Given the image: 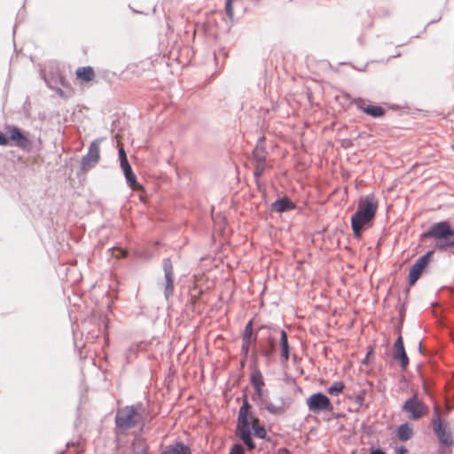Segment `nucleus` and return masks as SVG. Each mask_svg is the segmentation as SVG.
<instances>
[{
    "mask_svg": "<svg viewBox=\"0 0 454 454\" xmlns=\"http://www.w3.org/2000/svg\"><path fill=\"white\" fill-rule=\"evenodd\" d=\"M250 405L247 399H245L243 406L240 408L239 412L238 421V435L247 446L248 449L253 450L254 443L251 438V427L258 423V419L250 411Z\"/></svg>",
    "mask_w": 454,
    "mask_h": 454,
    "instance_id": "1",
    "label": "nucleus"
},
{
    "mask_svg": "<svg viewBox=\"0 0 454 454\" xmlns=\"http://www.w3.org/2000/svg\"><path fill=\"white\" fill-rule=\"evenodd\" d=\"M450 239V241L454 247V229L447 220H442L434 223L430 227L419 236L420 240L427 239Z\"/></svg>",
    "mask_w": 454,
    "mask_h": 454,
    "instance_id": "2",
    "label": "nucleus"
},
{
    "mask_svg": "<svg viewBox=\"0 0 454 454\" xmlns=\"http://www.w3.org/2000/svg\"><path fill=\"white\" fill-rule=\"evenodd\" d=\"M103 138H97L93 140L90 146L88 153L82 156L81 160V169L87 172L94 168L100 160V144Z\"/></svg>",
    "mask_w": 454,
    "mask_h": 454,
    "instance_id": "3",
    "label": "nucleus"
},
{
    "mask_svg": "<svg viewBox=\"0 0 454 454\" xmlns=\"http://www.w3.org/2000/svg\"><path fill=\"white\" fill-rule=\"evenodd\" d=\"M434 250H429L422 256L419 257L417 261L411 267L409 271V285L414 286L419 280L422 273L424 272L427 266L429 264L431 257L433 256Z\"/></svg>",
    "mask_w": 454,
    "mask_h": 454,
    "instance_id": "4",
    "label": "nucleus"
},
{
    "mask_svg": "<svg viewBox=\"0 0 454 454\" xmlns=\"http://www.w3.org/2000/svg\"><path fill=\"white\" fill-rule=\"evenodd\" d=\"M138 414L132 406H126L118 411L115 418L117 427L126 430L135 426Z\"/></svg>",
    "mask_w": 454,
    "mask_h": 454,
    "instance_id": "5",
    "label": "nucleus"
},
{
    "mask_svg": "<svg viewBox=\"0 0 454 454\" xmlns=\"http://www.w3.org/2000/svg\"><path fill=\"white\" fill-rule=\"evenodd\" d=\"M433 429L434 433L436 434L439 441L446 445H451L452 444V438L450 435V433L447 430L446 427L443 426V424L441 421L440 419V407L436 404L434 406V413L433 417Z\"/></svg>",
    "mask_w": 454,
    "mask_h": 454,
    "instance_id": "6",
    "label": "nucleus"
},
{
    "mask_svg": "<svg viewBox=\"0 0 454 454\" xmlns=\"http://www.w3.org/2000/svg\"><path fill=\"white\" fill-rule=\"evenodd\" d=\"M257 342V333H254L253 329V321L249 320L242 333V345H241V354L242 356L248 357V354L250 351V348H254Z\"/></svg>",
    "mask_w": 454,
    "mask_h": 454,
    "instance_id": "7",
    "label": "nucleus"
},
{
    "mask_svg": "<svg viewBox=\"0 0 454 454\" xmlns=\"http://www.w3.org/2000/svg\"><path fill=\"white\" fill-rule=\"evenodd\" d=\"M162 269L164 272V297L168 300L174 292L173 264L169 258L163 259Z\"/></svg>",
    "mask_w": 454,
    "mask_h": 454,
    "instance_id": "8",
    "label": "nucleus"
},
{
    "mask_svg": "<svg viewBox=\"0 0 454 454\" xmlns=\"http://www.w3.org/2000/svg\"><path fill=\"white\" fill-rule=\"evenodd\" d=\"M350 103L356 106V108L361 110L363 113L373 118H380L384 116L386 113L385 109L380 106L365 105V100L362 98H351Z\"/></svg>",
    "mask_w": 454,
    "mask_h": 454,
    "instance_id": "9",
    "label": "nucleus"
},
{
    "mask_svg": "<svg viewBox=\"0 0 454 454\" xmlns=\"http://www.w3.org/2000/svg\"><path fill=\"white\" fill-rule=\"evenodd\" d=\"M378 208V201L372 194L360 198L356 212L366 215L372 218L375 217Z\"/></svg>",
    "mask_w": 454,
    "mask_h": 454,
    "instance_id": "10",
    "label": "nucleus"
},
{
    "mask_svg": "<svg viewBox=\"0 0 454 454\" xmlns=\"http://www.w3.org/2000/svg\"><path fill=\"white\" fill-rule=\"evenodd\" d=\"M374 218L363 215L360 212H355L351 216V228L356 238L359 239L362 236L364 228L370 225Z\"/></svg>",
    "mask_w": 454,
    "mask_h": 454,
    "instance_id": "11",
    "label": "nucleus"
},
{
    "mask_svg": "<svg viewBox=\"0 0 454 454\" xmlns=\"http://www.w3.org/2000/svg\"><path fill=\"white\" fill-rule=\"evenodd\" d=\"M374 218L363 215L360 212H355L351 216V228L356 238L359 239L362 236L364 228L370 225Z\"/></svg>",
    "mask_w": 454,
    "mask_h": 454,
    "instance_id": "12",
    "label": "nucleus"
},
{
    "mask_svg": "<svg viewBox=\"0 0 454 454\" xmlns=\"http://www.w3.org/2000/svg\"><path fill=\"white\" fill-rule=\"evenodd\" d=\"M403 410L412 419H417L425 415L428 409L419 399H408L403 404Z\"/></svg>",
    "mask_w": 454,
    "mask_h": 454,
    "instance_id": "13",
    "label": "nucleus"
},
{
    "mask_svg": "<svg viewBox=\"0 0 454 454\" xmlns=\"http://www.w3.org/2000/svg\"><path fill=\"white\" fill-rule=\"evenodd\" d=\"M9 141L12 140L15 142V145L21 149L30 150L32 142L20 128L12 126L9 129Z\"/></svg>",
    "mask_w": 454,
    "mask_h": 454,
    "instance_id": "14",
    "label": "nucleus"
},
{
    "mask_svg": "<svg viewBox=\"0 0 454 454\" xmlns=\"http://www.w3.org/2000/svg\"><path fill=\"white\" fill-rule=\"evenodd\" d=\"M250 383L253 386L255 394L258 397H262L263 395L264 380L261 371L254 366L250 376Z\"/></svg>",
    "mask_w": 454,
    "mask_h": 454,
    "instance_id": "15",
    "label": "nucleus"
},
{
    "mask_svg": "<svg viewBox=\"0 0 454 454\" xmlns=\"http://www.w3.org/2000/svg\"><path fill=\"white\" fill-rule=\"evenodd\" d=\"M295 207V204L286 196L281 197L270 205V209L278 213L290 211Z\"/></svg>",
    "mask_w": 454,
    "mask_h": 454,
    "instance_id": "16",
    "label": "nucleus"
},
{
    "mask_svg": "<svg viewBox=\"0 0 454 454\" xmlns=\"http://www.w3.org/2000/svg\"><path fill=\"white\" fill-rule=\"evenodd\" d=\"M261 406L268 410L270 412L277 414L280 413L285 408L283 399H261Z\"/></svg>",
    "mask_w": 454,
    "mask_h": 454,
    "instance_id": "17",
    "label": "nucleus"
},
{
    "mask_svg": "<svg viewBox=\"0 0 454 454\" xmlns=\"http://www.w3.org/2000/svg\"><path fill=\"white\" fill-rule=\"evenodd\" d=\"M308 406L314 412L331 410L329 399H308Z\"/></svg>",
    "mask_w": 454,
    "mask_h": 454,
    "instance_id": "18",
    "label": "nucleus"
},
{
    "mask_svg": "<svg viewBox=\"0 0 454 454\" xmlns=\"http://www.w3.org/2000/svg\"><path fill=\"white\" fill-rule=\"evenodd\" d=\"M280 348H281V358L284 362L289 359L290 346L288 343L287 333L285 330H280Z\"/></svg>",
    "mask_w": 454,
    "mask_h": 454,
    "instance_id": "19",
    "label": "nucleus"
},
{
    "mask_svg": "<svg viewBox=\"0 0 454 454\" xmlns=\"http://www.w3.org/2000/svg\"><path fill=\"white\" fill-rule=\"evenodd\" d=\"M75 73L77 78L81 79L83 82H90L95 77L94 69L90 66L78 67Z\"/></svg>",
    "mask_w": 454,
    "mask_h": 454,
    "instance_id": "20",
    "label": "nucleus"
},
{
    "mask_svg": "<svg viewBox=\"0 0 454 454\" xmlns=\"http://www.w3.org/2000/svg\"><path fill=\"white\" fill-rule=\"evenodd\" d=\"M393 358L399 361L403 369H406L409 364V357L404 348H395L393 352Z\"/></svg>",
    "mask_w": 454,
    "mask_h": 454,
    "instance_id": "21",
    "label": "nucleus"
},
{
    "mask_svg": "<svg viewBox=\"0 0 454 454\" xmlns=\"http://www.w3.org/2000/svg\"><path fill=\"white\" fill-rule=\"evenodd\" d=\"M276 351V340L273 337L269 336L268 345L260 347V353L266 358H270Z\"/></svg>",
    "mask_w": 454,
    "mask_h": 454,
    "instance_id": "22",
    "label": "nucleus"
},
{
    "mask_svg": "<svg viewBox=\"0 0 454 454\" xmlns=\"http://www.w3.org/2000/svg\"><path fill=\"white\" fill-rule=\"evenodd\" d=\"M161 454H190V450L184 444L177 442L167 447Z\"/></svg>",
    "mask_w": 454,
    "mask_h": 454,
    "instance_id": "23",
    "label": "nucleus"
},
{
    "mask_svg": "<svg viewBox=\"0 0 454 454\" xmlns=\"http://www.w3.org/2000/svg\"><path fill=\"white\" fill-rule=\"evenodd\" d=\"M412 434L413 430L407 423L401 425L397 429V436L401 441L410 440Z\"/></svg>",
    "mask_w": 454,
    "mask_h": 454,
    "instance_id": "24",
    "label": "nucleus"
},
{
    "mask_svg": "<svg viewBox=\"0 0 454 454\" xmlns=\"http://www.w3.org/2000/svg\"><path fill=\"white\" fill-rule=\"evenodd\" d=\"M121 170L124 174L127 184L130 188L134 189L137 185V176H136L135 173L133 172L131 166L122 168Z\"/></svg>",
    "mask_w": 454,
    "mask_h": 454,
    "instance_id": "25",
    "label": "nucleus"
},
{
    "mask_svg": "<svg viewBox=\"0 0 454 454\" xmlns=\"http://www.w3.org/2000/svg\"><path fill=\"white\" fill-rule=\"evenodd\" d=\"M284 380L286 384L290 387L288 395L294 396L298 395H303L302 389L299 386H297L296 381L294 378L286 376Z\"/></svg>",
    "mask_w": 454,
    "mask_h": 454,
    "instance_id": "26",
    "label": "nucleus"
},
{
    "mask_svg": "<svg viewBox=\"0 0 454 454\" xmlns=\"http://www.w3.org/2000/svg\"><path fill=\"white\" fill-rule=\"evenodd\" d=\"M253 157L255 160V162H264L266 160V152L265 149L259 145V143L256 145V146L253 150Z\"/></svg>",
    "mask_w": 454,
    "mask_h": 454,
    "instance_id": "27",
    "label": "nucleus"
},
{
    "mask_svg": "<svg viewBox=\"0 0 454 454\" xmlns=\"http://www.w3.org/2000/svg\"><path fill=\"white\" fill-rule=\"evenodd\" d=\"M344 388V384L341 381H335L327 388V393L330 395L338 396L340 394H341L342 390Z\"/></svg>",
    "mask_w": 454,
    "mask_h": 454,
    "instance_id": "28",
    "label": "nucleus"
},
{
    "mask_svg": "<svg viewBox=\"0 0 454 454\" xmlns=\"http://www.w3.org/2000/svg\"><path fill=\"white\" fill-rule=\"evenodd\" d=\"M437 241L434 245V249H437V250H440V251H444L446 250L448 247H453L450 241V239L448 238H444V239H436Z\"/></svg>",
    "mask_w": 454,
    "mask_h": 454,
    "instance_id": "29",
    "label": "nucleus"
},
{
    "mask_svg": "<svg viewBox=\"0 0 454 454\" xmlns=\"http://www.w3.org/2000/svg\"><path fill=\"white\" fill-rule=\"evenodd\" d=\"M224 9H225V12H226L228 18L231 20H232L233 17H234V12H233V8H232V0H226Z\"/></svg>",
    "mask_w": 454,
    "mask_h": 454,
    "instance_id": "30",
    "label": "nucleus"
},
{
    "mask_svg": "<svg viewBox=\"0 0 454 454\" xmlns=\"http://www.w3.org/2000/svg\"><path fill=\"white\" fill-rule=\"evenodd\" d=\"M264 162H255L254 175L256 178L260 177L264 172Z\"/></svg>",
    "mask_w": 454,
    "mask_h": 454,
    "instance_id": "31",
    "label": "nucleus"
},
{
    "mask_svg": "<svg viewBox=\"0 0 454 454\" xmlns=\"http://www.w3.org/2000/svg\"><path fill=\"white\" fill-rule=\"evenodd\" d=\"M254 430V434L259 438H264L266 434V431L263 427L258 425V423L254 424L252 427Z\"/></svg>",
    "mask_w": 454,
    "mask_h": 454,
    "instance_id": "32",
    "label": "nucleus"
},
{
    "mask_svg": "<svg viewBox=\"0 0 454 454\" xmlns=\"http://www.w3.org/2000/svg\"><path fill=\"white\" fill-rule=\"evenodd\" d=\"M404 317H405V310L403 308L400 310V312H399V324H398L397 328H396V332L397 333L401 332V329H402V326H403V321H404Z\"/></svg>",
    "mask_w": 454,
    "mask_h": 454,
    "instance_id": "33",
    "label": "nucleus"
},
{
    "mask_svg": "<svg viewBox=\"0 0 454 454\" xmlns=\"http://www.w3.org/2000/svg\"><path fill=\"white\" fill-rule=\"evenodd\" d=\"M431 385L432 383L430 382V380L423 379V388L426 394L429 395L430 397H433L430 392Z\"/></svg>",
    "mask_w": 454,
    "mask_h": 454,
    "instance_id": "34",
    "label": "nucleus"
},
{
    "mask_svg": "<svg viewBox=\"0 0 454 454\" xmlns=\"http://www.w3.org/2000/svg\"><path fill=\"white\" fill-rule=\"evenodd\" d=\"M260 351V348H258L256 347V345L254 346V348H252V354H251V358L253 359L254 361V366H256L255 364L258 360V353Z\"/></svg>",
    "mask_w": 454,
    "mask_h": 454,
    "instance_id": "35",
    "label": "nucleus"
},
{
    "mask_svg": "<svg viewBox=\"0 0 454 454\" xmlns=\"http://www.w3.org/2000/svg\"><path fill=\"white\" fill-rule=\"evenodd\" d=\"M398 334L399 335H398V337L395 340V344H394V349L395 348H404L403 337L401 335V332L398 333Z\"/></svg>",
    "mask_w": 454,
    "mask_h": 454,
    "instance_id": "36",
    "label": "nucleus"
},
{
    "mask_svg": "<svg viewBox=\"0 0 454 454\" xmlns=\"http://www.w3.org/2000/svg\"><path fill=\"white\" fill-rule=\"evenodd\" d=\"M9 145V138L3 131L0 130V145Z\"/></svg>",
    "mask_w": 454,
    "mask_h": 454,
    "instance_id": "37",
    "label": "nucleus"
},
{
    "mask_svg": "<svg viewBox=\"0 0 454 454\" xmlns=\"http://www.w3.org/2000/svg\"><path fill=\"white\" fill-rule=\"evenodd\" d=\"M369 388H371V384H367V386L364 388H363V390L359 392L356 395V397H364L367 395V391Z\"/></svg>",
    "mask_w": 454,
    "mask_h": 454,
    "instance_id": "38",
    "label": "nucleus"
},
{
    "mask_svg": "<svg viewBox=\"0 0 454 454\" xmlns=\"http://www.w3.org/2000/svg\"><path fill=\"white\" fill-rule=\"evenodd\" d=\"M118 154H119V160H125V159H128L127 157V154H126V152L124 150L123 147H120L119 150H118Z\"/></svg>",
    "mask_w": 454,
    "mask_h": 454,
    "instance_id": "39",
    "label": "nucleus"
},
{
    "mask_svg": "<svg viewBox=\"0 0 454 454\" xmlns=\"http://www.w3.org/2000/svg\"><path fill=\"white\" fill-rule=\"evenodd\" d=\"M230 454H244L242 446L236 445Z\"/></svg>",
    "mask_w": 454,
    "mask_h": 454,
    "instance_id": "40",
    "label": "nucleus"
},
{
    "mask_svg": "<svg viewBox=\"0 0 454 454\" xmlns=\"http://www.w3.org/2000/svg\"><path fill=\"white\" fill-rule=\"evenodd\" d=\"M129 166H130V164H129V160H128V159L121 160H120V167H121V169H122V168H128V167H129Z\"/></svg>",
    "mask_w": 454,
    "mask_h": 454,
    "instance_id": "41",
    "label": "nucleus"
},
{
    "mask_svg": "<svg viewBox=\"0 0 454 454\" xmlns=\"http://www.w3.org/2000/svg\"><path fill=\"white\" fill-rule=\"evenodd\" d=\"M407 453V449L404 446H401L396 448L395 454H405Z\"/></svg>",
    "mask_w": 454,
    "mask_h": 454,
    "instance_id": "42",
    "label": "nucleus"
},
{
    "mask_svg": "<svg viewBox=\"0 0 454 454\" xmlns=\"http://www.w3.org/2000/svg\"><path fill=\"white\" fill-rule=\"evenodd\" d=\"M309 397H327L323 392H316L309 395Z\"/></svg>",
    "mask_w": 454,
    "mask_h": 454,
    "instance_id": "43",
    "label": "nucleus"
},
{
    "mask_svg": "<svg viewBox=\"0 0 454 454\" xmlns=\"http://www.w3.org/2000/svg\"><path fill=\"white\" fill-rule=\"evenodd\" d=\"M243 356V357H242V359H241V361H240V365H241V367H244V366H245V364H246V363H247V357H246V356Z\"/></svg>",
    "mask_w": 454,
    "mask_h": 454,
    "instance_id": "44",
    "label": "nucleus"
},
{
    "mask_svg": "<svg viewBox=\"0 0 454 454\" xmlns=\"http://www.w3.org/2000/svg\"><path fill=\"white\" fill-rule=\"evenodd\" d=\"M370 454H386L385 452H383L382 450H372Z\"/></svg>",
    "mask_w": 454,
    "mask_h": 454,
    "instance_id": "45",
    "label": "nucleus"
},
{
    "mask_svg": "<svg viewBox=\"0 0 454 454\" xmlns=\"http://www.w3.org/2000/svg\"><path fill=\"white\" fill-rule=\"evenodd\" d=\"M372 353V349H371V350H369V351L367 352V355H366V356H365V358H364V363H366V362H367V360L369 359V356H370V355H371Z\"/></svg>",
    "mask_w": 454,
    "mask_h": 454,
    "instance_id": "46",
    "label": "nucleus"
},
{
    "mask_svg": "<svg viewBox=\"0 0 454 454\" xmlns=\"http://www.w3.org/2000/svg\"><path fill=\"white\" fill-rule=\"evenodd\" d=\"M264 329H267V326L266 325H261L259 328H258V332L259 331H262Z\"/></svg>",
    "mask_w": 454,
    "mask_h": 454,
    "instance_id": "47",
    "label": "nucleus"
},
{
    "mask_svg": "<svg viewBox=\"0 0 454 454\" xmlns=\"http://www.w3.org/2000/svg\"><path fill=\"white\" fill-rule=\"evenodd\" d=\"M419 352H420L421 354H423L421 341L419 342Z\"/></svg>",
    "mask_w": 454,
    "mask_h": 454,
    "instance_id": "48",
    "label": "nucleus"
},
{
    "mask_svg": "<svg viewBox=\"0 0 454 454\" xmlns=\"http://www.w3.org/2000/svg\"><path fill=\"white\" fill-rule=\"evenodd\" d=\"M411 397H413V398H416V397H418V395H417V393L413 394Z\"/></svg>",
    "mask_w": 454,
    "mask_h": 454,
    "instance_id": "49",
    "label": "nucleus"
},
{
    "mask_svg": "<svg viewBox=\"0 0 454 454\" xmlns=\"http://www.w3.org/2000/svg\"><path fill=\"white\" fill-rule=\"evenodd\" d=\"M398 56H400V54L394 55V56H392L391 58H396V57H398Z\"/></svg>",
    "mask_w": 454,
    "mask_h": 454,
    "instance_id": "50",
    "label": "nucleus"
},
{
    "mask_svg": "<svg viewBox=\"0 0 454 454\" xmlns=\"http://www.w3.org/2000/svg\"><path fill=\"white\" fill-rule=\"evenodd\" d=\"M263 139H264L263 137H261V138L259 139V142L263 141Z\"/></svg>",
    "mask_w": 454,
    "mask_h": 454,
    "instance_id": "51",
    "label": "nucleus"
}]
</instances>
